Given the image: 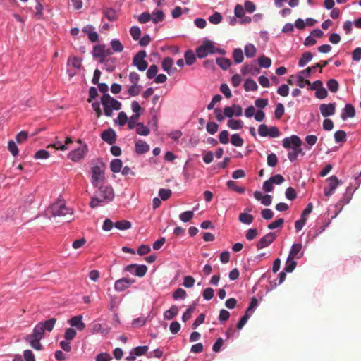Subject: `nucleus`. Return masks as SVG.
Listing matches in <instances>:
<instances>
[{"label":"nucleus","instance_id":"58836bf2","mask_svg":"<svg viewBox=\"0 0 361 361\" xmlns=\"http://www.w3.org/2000/svg\"><path fill=\"white\" fill-rule=\"evenodd\" d=\"M227 126L232 130H240L243 127V122L241 120L229 119Z\"/></svg>","mask_w":361,"mask_h":361},{"label":"nucleus","instance_id":"412c9836","mask_svg":"<svg viewBox=\"0 0 361 361\" xmlns=\"http://www.w3.org/2000/svg\"><path fill=\"white\" fill-rule=\"evenodd\" d=\"M68 322L71 326L75 327L78 331H82L85 328V324L82 322V315L74 316Z\"/></svg>","mask_w":361,"mask_h":361},{"label":"nucleus","instance_id":"6ab92c4d","mask_svg":"<svg viewBox=\"0 0 361 361\" xmlns=\"http://www.w3.org/2000/svg\"><path fill=\"white\" fill-rule=\"evenodd\" d=\"M319 111L324 117L333 116L336 112L335 103L322 104L319 106Z\"/></svg>","mask_w":361,"mask_h":361},{"label":"nucleus","instance_id":"1a4fd4ad","mask_svg":"<svg viewBox=\"0 0 361 361\" xmlns=\"http://www.w3.org/2000/svg\"><path fill=\"white\" fill-rule=\"evenodd\" d=\"M87 152V145H83L80 146L77 149L72 150L69 152L68 157L71 161L74 162H77L81 159H82L86 155Z\"/></svg>","mask_w":361,"mask_h":361},{"label":"nucleus","instance_id":"9b49d317","mask_svg":"<svg viewBox=\"0 0 361 361\" xmlns=\"http://www.w3.org/2000/svg\"><path fill=\"white\" fill-rule=\"evenodd\" d=\"M276 238V235L273 232H269L262 238L259 239V240L256 244V247L257 250H261L264 247H268L271 245Z\"/></svg>","mask_w":361,"mask_h":361},{"label":"nucleus","instance_id":"6e6d98bb","mask_svg":"<svg viewBox=\"0 0 361 361\" xmlns=\"http://www.w3.org/2000/svg\"><path fill=\"white\" fill-rule=\"evenodd\" d=\"M196 307L195 304H192L188 307L186 311L182 315V320L183 322L188 321L192 316V312L195 311Z\"/></svg>","mask_w":361,"mask_h":361},{"label":"nucleus","instance_id":"ddd939ff","mask_svg":"<svg viewBox=\"0 0 361 361\" xmlns=\"http://www.w3.org/2000/svg\"><path fill=\"white\" fill-rule=\"evenodd\" d=\"M301 145L302 140L296 135H293L290 137H285L283 140L282 143L283 147L286 149H289L295 146H301Z\"/></svg>","mask_w":361,"mask_h":361},{"label":"nucleus","instance_id":"0eeeda50","mask_svg":"<svg viewBox=\"0 0 361 361\" xmlns=\"http://www.w3.org/2000/svg\"><path fill=\"white\" fill-rule=\"evenodd\" d=\"M147 56L145 51H138L133 59V65L135 66L140 71H144L147 68L148 63L145 60Z\"/></svg>","mask_w":361,"mask_h":361},{"label":"nucleus","instance_id":"9d476101","mask_svg":"<svg viewBox=\"0 0 361 361\" xmlns=\"http://www.w3.org/2000/svg\"><path fill=\"white\" fill-rule=\"evenodd\" d=\"M135 283V279L128 277H123L115 281L114 289L117 292H122L128 289L132 284Z\"/></svg>","mask_w":361,"mask_h":361},{"label":"nucleus","instance_id":"680f3d73","mask_svg":"<svg viewBox=\"0 0 361 361\" xmlns=\"http://www.w3.org/2000/svg\"><path fill=\"white\" fill-rule=\"evenodd\" d=\"M68 64H71L75 69H80L82 62L79 58L76 56H71L68 60Z\"/></svg>","mask_w":361,"mask_h":361},{"label":"nucleus","instance_id":"3c124183","mask_svg":"<svg viewBox=\"0 0 361 361\" xmlns=\"http://www.w3.org/2000/svg\"><path fill=\"white\" fill-rule=\"evenodd\" d=\"M257 61H258L259 65L262 68H268L271 65V59L269 57H266L264 56L259 57L257 59Z\"/></svg>","mask_w":361,"mask_h":361},{"label":"nucleus","instance_id":"0e129e2a","mask_svg":"<svg viewBox=\"0 0 361 361\" xmlns=\"http://www.w3.org/2000/svg\"><path fill=\"white\" fill-rule=\"evenodd\" d=\"M158 72V68L156 65H151L149 68L147 69L146 75L147 78L152 79L157 76Z\"/></svg>","mask_w":361,"mask_h":361},{"label":"nucleus","instance_id":"c85d7f7f","mask_svg":"<svg viewBox=\"0 0 361 361\" xmlns=\"http://www.w3.org/2000/svg\"><path fill=\"white\" fill-rule=\"evenodd\" d=\"M40 340L39 338H34L29 335L25 337V341L30 343L32 348L37 350H40L42 348Z\"/></svg>","mask_w":361,"mask_h":361},{"label":"nucleus","instance_id":"8fccbe9b","mask_svg":"<svg viewBox=\"0 0 361 361\" xmlns=\"http://www.w3.org/2000/svg\"><path fill=\"white\" fill-rule=\"evenodd\" d=\"M187 293L183 288H178L173 293V298L176 300H183L186 298Z\"/></svg>","mask_w":361,"mask_h":361},{"label":"nucleus","instance_id":"7c9ffc66","mask_svg":"<svg viewBox=\"0 0 361 361\" xmlns=\"http://www.w3.org/2000/svg\"><path fill=\"white\" fill-rule=\"evenodd\" d=\"M44 329L43 328L42 324L38 323L34 328L32 334H30L34 338L42 339L44 336Z\"/></svg>","mask_w":361,"mask_h":361},{"label":"nucleus","instance_id":"37998d69","mask_svg":"<svg viewBox=\"0 0 361 361\" xmlns=\"http://www.w3.org/2000/svg\"><path fill=\"white\" fill-rule=\"evenodd\" d=\"M216 62L217 65L223 70L228 69L231 65V60L224 57L217 58Z\"/></svg>","mask_w":361,"mask_h":361},{"label":"nucleus","instance_id":"72a5a7b5","mask_svg":"<svg viewBox=\"0 0 361 361\" xmlns=\"http://www.w3.org/2000/svg\"><path fill=\"white\" fill-rule=\"evenodd\" d=\"M164 18V13L160 9L154 10L151 15V20L154 24L163 21Z\"/></svg>","mask_w":361,"mask_h":361},{"label":"nucleus","instance_id":"c756f323","mask_svg":"<svg viewBox=\"0 0 361 361\" xmlns=\"http://www.w3.org/2000/svg\"><path fill=\"white\" fill-rule=\"evenodd\" d=\"M178 314V308L176 305H172L169 310L164 312V318L166 320H171Z\"/></svg>","mask_w":361,"mask_h":361},{"label":"nucleus","instance_id":"49530a36","mask_svg":"<svg viewBox=\"0 0 361 361\" xmlns=\"http://www.w3.org/2000/svg\"><path fill=\"white\" fill-rule=\"evenodd\" d=\"M110 45L114 52H121L123 50V46L119 39H114L111 40Z\"/></svg>","mask_w":361,"mask_h":361},{"label":"nucleus","instance_id":"79ce46f5","mask_svg":"<svg viewBox=\"0 0 361 361\" xmlns=\"http://www.w3.org/2000/svg\"><path fill=\"white\" fill-rule=\"evenodd\" d=\"M131 223L127 220L118 221L114 224V226L118 230L124 231L131 228Z\"/></svg>","mask_w":361,"mask_h":361},{"label":"nucleus","instance_id":"f257e3e1","mask_svg":"<svg viewBox=\"0 0 361 361\" xmlns=\"http://www.w3.org/2000/svg\"><path fill=\"white\" fill-rule=\"evenodd\" d=\"M100 197H93L90 202V206L92 208H96L104 204H107L111 202L114 198V192L111 185L103 184L97 188Z\"/></svg>","mask_w":361,"mask_h":361},{"label":"nucleus","instance_id":"f03ea898","mask_svg":"<svg viewBox=\"0 0 361 361\" xmlns=\"http://www.w3.org/2000/svg\"><path fill=\"white\" fill-rule=\"evenodd\" d=\"M105 164L101 161L92 163L88 173L90 182L94 188L104 183L105 180Z\"/></svg>","mask_w":361,"mask_h":361},{"label":"nucleus","instance_id":"a878e982","mask_svg":"<svg viewBox=\"0 0 361 361\" xmlns=\"http://www.w3.org/2000/svg\"><path fill=\"white\" fill-rule=\"evenodd\" d=\"M289 149H290V151L288 153V158L291 162L295 161L297 159L298 154L302 151L301 146L292 147L291 148H289Z\"/></svg>","mask_w":361,"mask_h":361},{"label":"nucleus","instance_id":"bb28decb","mask_svg":"<svg viewBox=\"0 0 361 361\" xmlns=\"http://www.w3.org/2000/svg\"><path fill=\"white\" fill-rule=\"evenodd\" d=\"M318 68H319V73H321L322 70H321V65L319 63H317L311 67H308L307 68L300 71L298 73L305 78H309V77H310L311 74L316 72V71Z\"/></svg>","mask_w":361,"mask_h":361},{"label":"nucleus","instance_id":"4be33fe9","mask_svg":"<svg viewBox=\"0 0 361 361\" xmlns=\"http://www.w3.org/2000/svg\"><path fill=\"white\" fill-rule=\"evenodd\" d=\"M94 30L95 28L92 25H87L82 29V32L87 35L88 39L92 42H96L99 39V35Z\"/></svg>","mask_w":361,"mask_h":361},{"label":"nucleus","instance_id":"4d7b16f0","mask_svg":"<svg viewBox=\"0 0 361 361\" xmlns=\"http://www.w3.org/2000/svg\"><path fill=\"white\" fill-rule=\"evenodd\" d=\"M194 216V211H186L179 215V219L183 222H188Z\"/></svg>","mask_w":361,"mask_h":361},{"label":"nucleus","instance_id":"09e8293b","mask_svg":"<svg viewBox=\"0 0 361 361\" xmlns=\"http://www.w3.org/2000/svg\"><path fill=\"white\" fill-rule=\"evenodd\" d=\"M140 116L138 114H133L130 118H128V128L132 130L134 128L137 127V121L139 120Z\"/></svg>","mask_w":361,"mask_h":361},{"label":"nucleus","instance_id":"f8f14e48","mask_svg":"<svg viewBox=\"0 0 361 361\" xmlns=\"http://www.w3.org/2000/svg\"><path fill=\"white\" fill-rule=\"evenodd\" d=\"M149 348L147 345L137 346L129 352V355L126 357L127 361H135L136 357L142 356L147 353Z\"/></svg>","mask_w":361,"mask_h":361},{"label":"nucleus","instance_id":"473e14b6","mask_svg":"<svg viewBox=\"0 0 361 361\" xmlns=\"http://www.w3.org/2000/svg\"><path fill=\"white\" fill-rule=\"evenodd\" d=\"M123 162L120 159H114L110 163V169L113 173L121 171Z\"/></svg>","mask_w":361,"mask_h":361},{"label":"nucleus","instance_id":"cd10ccee","mask_svg":"<svg viewBox=\"0 0 361 361\" xmlns=\"http://www.w3.org/2000/svg\"><path fill=\"white\" fill-rule=\"evenodd\" d=\"M298 263L295 261V259L290 257L288 256L285 266L283 268V271L287 273H291L296 267Z\"/></svg>","mask_w":361,"mask_h":361},{"label":"nucleus","instance_id":"f704fd0d","mask_svg":"<svg viewBox=\"0 0 361 361\" xmlns=\"http://www.w3.org/2000/svg\"><path fill=\"white\" fill-rule=\"evenodd\" d=\"M233 59L234 62L237 64L240 63L244 60V55L243 50L240 48L234 49L233 51Z\"/></svg>","mask_w":361,"mask_h":361},{"label":"nucleus","instance_id":"2eb2a0df","mask_svg":"<svg viewBox=\"0 0 361 361\" xmlns=\"http://www.w3.org/2000/svg\"><path fill=\"white\" fill-rule=\"evenodd\" d=\"M101 138L103 141L111 145L116 140V133L114 129L109 128L102 133Z\"/></svg>","mask_w":361,"mask_h":361},{"label":"nucleus","instance_id":"5701e85b","mask_svg":"<svg viewBox=\"0 0 361 361\" xmlns=\"http://www.w3.org/2000/svg\"><path fill=\"white\" fill-rule=\"evenodd\" d=\"M355 115V110L354 106L350 104H348L343 109L341 118L342 120L345 121L348 118H353Z\"/></svg>","mask_w":361,"mask_h":361},{"label":"nucleus","instance_id":"e433bc0d","mask_svg":"<svg viewBox=\"0 0 361 361\" xmlns=\"http://www.w3.org/2000/svg\"><path fill=\"white\" fill-rule=\"evenodd\" d=\"M128 121V116L124 111L118 113L116 118L114 119V123L119 126H123Z\"/></svg>","mask_w":361,"mask_h":361},{"label":"nucleus","instance_id":"864d4df0","mask_svg":"<svg viewBox=\"0 0 361 361\" xmlns=\"http://www.w3.org/2000/svg\"><path fill=\"white\" fill-rule=\"evenodd\" d=\"M56 322V319L55 318H51L44 322H40V323L42 324V326H43V328L44 329V330H47L48 331H51L54 327Z\"/></svg>","mask_w":361,"mask_h":361},{"label":"nucleus","instance_id":"a19ab883","mask_svg":"<svg viewBox=\"0 0 361 361\" xmlns=\"http://www.w3.org/2000/svg\"><path fill=\"white\" fill-rule=\"evenodd\" d=\"M258 88L257 82L252 79H247L244 83V89L246 92L256 91Z\"/></svg>","mask_w":361,"mask_h":361},{"label":"nucleus","instance_id":"13d9d810","mask_svg":"<svg viewBox=\"0 0 361 361\" xmlns=\"http://www.w3.org/2000/svg\"><path fill=\"white\" fill-rule=\"evenodd\" d=\"M171 195L172 191L170 189L161 188L159 190V197L164 201L167 200Z\"/></svg>","mask_w":361,"mask_h":361},{"label":"nucleus","instance_id":"ea45409f","mask_svg":"<svg viewBox=\"0 0 361 361\" xmlns=\"http://www.w3.org/2000/svg\"><path fill=\"white\" fill-rule=\"evenodd\" d=\"M245 54L247 58H252L255 56L257 49L253 44L249 43L245 46Z\"/></svg>","mask_w":361,"mask_h":361},{"label":"nucleus","instance_id":"dca6fc26","mask_svg":"<svg viewBox=\"0 0 361 361\" xmlns=\"http://www.w3.org/2000/svg\"><path fill=\"white\" fill-rule=\"evenodd\" d=\"M225 116L228 118L233 116H240L243 114L242 107L238 104H233L231 106H226L224 108Z\"/></svg>","mask_w":361,"mask_h":361},{"label":"nucleus","instance_id":"338daca9","mask_svg":"<svg viewBox=\"0 0 361 361\" xmlns=\"http://www.w3.org/2000/svg\"><path fill=\"white\" fill-rule=\"evenodd\" d=\"M222 20V16L219 12H215L209 17V21L212 23L217 25Z\"/></svg>","mask_w":361,"mask_h":361},{"label":"nucleus","instance_id":"c03bdc74","mask_svg":"<svg viewBox=\"0 0 361 361\" xmlns=\"http://www.w3.org/2000/svg\"><path fill=\"white\" fill-rule=\"evenodd\" d=\"M226 185L228 188L234 190L235 192L243 194L245 192V189L243 187L238 186L233 180H229L226 182Z\"/></svg>","mask_w":361,"mask_h":361},{"label":"nucleus","instance_id":"423d86ee","mask_svg":"<svg viewBox=\"0 0 361 361\" xmlns=\"http://www.w3.org/2000/svg\"><path fill=\"white\" fill-rule=\"evenodd\" d=\"M123 271L129 272L134 276L142 277L146 274L147 267L145 264H131L126 266Z\"/></svg>","mask_w":361,"mask_h":361},{"label":"nucleus","instance_id":"69168bd1","mask_svg":"<svg viewBox=\"0 0 361 361\" xmlns=\"http://www.w3.org/2000/svg\"><path fill=\"white\" fill-rule=\"evenodd\" d=\"M130 33L134 40H138L140 38L141 30L137 26H133L130 29Z\"/></svg>","mask_w":361,"mask_h":361},{"label":"nucleus","instance_id":"de8ad7c7","mask_svg":"<svg viewBox=\"0 0 361 361\" xmlns=\"http://www.w3.org/2000/svg\"><path fill=\"white\" fill-rule=\"evenodd\" d=\"M141 90V85L132 84L128 90V93L130 97H136L140 93Z\"/></svg>","mask_w":361,"mask_h":361},{"label":"nucleus","instance_id":"20e7f679","mask_svg":"<svg viewBox=\"0 0 361 361\" xmlns=\"http://www.w3.org/2000/svg\"><path fill=\"white\" fill-rule=\"evenodd\" d=\"M67 214H72V210L68 208L63 201H57L51 204L45 211V215L48 218L64 216Z\"/></svg>","mask_w":361,"mask_h":361},{"label":"nucleus","instance_id":"393cba45","mask_svg":"<svg viewBox=\"0 0 361 361\" xmlns=\"http://www.w3.org/2000/svg\"><path fill=\"white\" fill-rule=\"evenodd\" d=\"M149 145L142 140H138L135 142V149L137 154H143L149 150Z\"/></svg>","mask_w":361,"mask_h":361},{"label":"nucleus","instance_id":"6e6552de","mask_svg":"<svg viewBox=\"0 0 361 361\" xmlns=\"http://www.w3.org/2000/svg\"><path fill=\"white\" fill-rule=\"evenodd\" d=\"M326 182L328 185L324 188V193L326 197H329L335 192L336 189L339 185L342 184V182L336 176H331L328 178Z\"/></svg>","mask_w":361,"mask_h":361},{"label":"nucleus","instance_id":"2f4dec72","mask_svg":"<svg viewBox=\"0 0 361 361\" xmlns=\"http://www.w3.org/2000/svg\"><path fill=\"white\" fill-rule=\"evenodd\" d=\"M313 58L311 52H305L298 61V66L300 68L305 67Z\"/></svg>","mask_w":361,"mask_h":361},{"label":"nucleus","instance_id":"e2e57ef3","mask_svg":"<svg viewBox=\"0 0 361 361\" xmlns=\"http://www.w3.org/2000/svg\"><path fill=\"white\" fill-rule=\"evenodd\" d=\"M131 109L134 114H138L140 117L144 111V109L140 106L139 102L137 101L132 102Z\"/></svg>","mask_w":361,"mask_h":361},{"label":"nucleus","instance_id":"774afa93","mask_svg":"<svg viewBox=\"0 0 361 361\" xmlns=\"http://www.w3.org/2000/svg\"><path fill=\"white\" fill-rule=\"evenodd\" d=\"M327 87L329 88V90L331 92H336L338 90V87H339V85H338V82L335 79H330L328 82H327Z\"/></svg>","mask_w":361,"mask_h":361},{"label":"nucleus","instance_id":"b1692460","mask_svg":"<svg viewBox=\"0 0 361 361\" xmlns=\"http://www.w3.org/2000/svg\"><path fill=\"white\" fill-rule=\"evenodd\" d=\"M241 73L246 75L249 73L252 75H255L259 73V69L254 64L245 63L243 65L240 69Z\"/></svg>","mask_w":361,"mask_h":361},{"label":"nucleus","instance_id":"4c0bfd02","mask_svg":"<svg viewBox=\"0 0 361 361\" xmlns=\"http://www.w3.org/2000/svg\"><path fill=\"white\" fill-rule=\"evenodd\" d=\"M239 221L245 224L250 225L252 223L254 217L252 214L243 212L239 214Z\"/></svg>","mask_w":361,"mask_h":361},{"label":"nucleus","instance_id":"052dcab7","mask_svg":"<svg viewBox=\"0 0 361 361\" xmlns=\"http://www.w3.org/2000/svg\"><path fill=\"white\" fill-rule=\"evenodd\" d=\"M231 142L235 147H241L244 142L243 139L238 134L232 135Z\"/></svg>","mask_w":361,"mask_h":361},{"label":"nucleus","instance_id":"a211bd4d","mask_svg":"<svg viewBox=\"0 0 361 361\" xmlns=\"http://www.w3.org/2000/svg\"><path fill=\"white\" fill-rule=\"evenodd\" d=\"M161 67L164 71L166 72L169 75L174 74L177 69L173 67V60L171 57H166L162 60Z\"/></svg>","mask_w":361,"mask_h":361},{"label":"nucleus","instance_id":"39448f33","mask_svg":"<svg viewBox=\"0 0 361 361\" xmlns=\"http://www.w3.org/2000/svg\"><path fill=\"white\" fill-rule=\"evenodd\" d=\"M209 54H219L224 56L226 54V51L223 49L216 47L214 42L209 40L204 42L203 44L196 49V56L199 59H203Z\"/></svg>","mask_w":361,"mask_h":361},{"label":"nucleus","instance_id":"4468645a","mask_svg":"<svg viewBox=\"0 0 361 361\" xmlns=\"http://www.w3.org/2000/svg\"><path fill=\"white\" fill-rule=\"evenodd\" d=\"M110 52L105 49L104 44H98L95 45L93 47L92 50V56L94 58H99V62H104V58L109 54Z\"/></svg>","mask_w":361,"mask_h":361},{"label":"nucleus","instance_id":"c9c22d12","mask_svg":"<svg viewBox=\"0 0 361 361\" xmlns=\"http://www.w3.org/2000/svg\"><path fill=\"white\" fill-rule=\"evenodd\" d=\"M184 59L185 63L188 66H191L195 63L196 60V56L195 55L192 50L189 49L185 52Z\"/></svg>","mask_w":361,"mask_h":361},{"label":"nucleus","instance_id":"a18cd8bd","mask_svg":"<svg viewBox=\"0 0 361 361\" xmlns=\"http://www.w3.org/2000/svg\"><path fill=\"white\" fill-rule=\"evenodd\" d=\"M135 128L136 133L140 135L147 136L149 134V129L142 123H138Z\"/></svg>","mask_w":361,"mask_h":361},{"label":"nucleus","instance_id":"bf43d9fd","mask_svg":"<svg viewBox=\"0 0 361 361\" xmlns=\"http://www.w3.org/2000/svg\"><path fill=\"white\" fill-rule=\"evenodd\" d=\"M206 129L210 135H214L219 129V126L214 122L209 121L207 123Z\"/></svg>","mask_w":361,"mask_h":361},{"label":"nucleus","instance_id":"5fc2aeb1","mask_svg":"<svg viewBox=\"0 0 361 361\" xmlns=\"http://www.w3.org/2000/svg\"><path fill=\"white\" fill-rule=\"evenodd\" d=\"M258 307V302L257 300L255 298H252L250 300V305L247 308L245 313L248 314L249 315H252L255 310Z\"/></svg>","mask_w":361,"mask_h":361},{"label":"nucleus","instance_id":"aec40b11","mask_svg":"<svg viewBox=\"0 0 361 361\" xmlns=\"http://www.w3.org/2000/svg\"><path fill=\"white\" fill-rule=\"evenodd\" d=\"M110 332V328L103 325L97 322L92 324L91 333L92 334L100 333L103 335H107Z\"/></svg>","mask_w":361,"mask_h":361},{"label":"nucleus","instance_id":"603ef678","mask_svg":"<svg viewBox=\"0 0 361 361\" xmlns=\"http://www.w3.org/2000/svg\"><path fill=\"white\" fill-rule=\"evenodd\" d=\"M8 149L13 157H17L19 150L16 143L13 140H9L8 142Z\"/></svg>","mask_w":361,"mask_h":361},{"label":"nucleus","instance_id":"7ed1b4c3","mask_svg":"<svg viewBox=\"0 0 361 361\" xmlns=\"http://www.w3.org/2000/svg\"><path fill=\"white\" fill-rule=\"evenodd\" d=\"M100 100L103 106L104 114L108 117L112 116L114 111H119L122 107V104L109 94H103Z\"/></svg>","mask_w":361,"mask_h":361},{"label":"nucleus","instance_id":"f3484780","mask_svg":"<svg viewBox=\"0 0 361 361\" xmlns=\"http://www.w3.org/2000/svg\"><path fill=\"white\" fill-rule=\"evenodd\" d=\"M304 255L302 245L301 243H294L292 245L289 251L288 257L299 259Z\"/></svg>","mask_w":361,"mask_h":361}]
</instances>
